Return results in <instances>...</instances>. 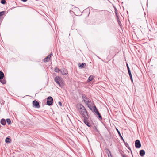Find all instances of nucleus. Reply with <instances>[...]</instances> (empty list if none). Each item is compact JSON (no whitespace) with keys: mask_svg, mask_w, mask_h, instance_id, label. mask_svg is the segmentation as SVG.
<instances>
[{"mask_svg":"<svg viewBox=\"0 0 157 157\" xmlns=\"http://www.w3.org/2000/svg\"><path fill=\"white\" fill-rule=\"evenodd\" d=\"M78 110L80 112L82 116L84 117H87V115H88L86 109L82 104L80 105L78 107Z\"/></svg>","mask_w":157,"mask_h":157,"instance_id":"f257e3e1","label":"nucleus"},{"mask_svg":"<svg viewBox=\"0 0 157 157\" xmlns=\"http://www.w3.org/2000/svg\"><path fill=\"white\" fill-rule=\"evenodd\" d=\"M4 77V73L1 71H0V82L3 84L6 83V81L5 79H3Z\"/></svg>","mask_w":157,"mask_h":157,"instance_id":"f03ea898","label":"nucleus"},{"mask_svg":"<svg viewBox=\"0 0 157 157\" xmlns=\"http://www.w3.org/2000/svg\"><path fill=\"white\" fill-rule=\"evenodd\" d=\"M53 100L51 96H49L47 98V104L49 106H51L53 105Z\"/></svg>","mask_w":157,"mask_h":157,"instance_id":"7ed1b4c3","label":"nucleus"},{"mask_svg":"<svg viewBox=\"0 0 157 157\" xmlns=\"http://www.w3.org/2000/svg\"><path fill=\"white\" fill-rule=\"evenodd\" d=\"M93 111L94 112H95V114L98 115V118L101 120H102V116L99 112L95 106H93Z\"/></svg>","mask_w":157,"mask_h":157,"instance_id":"20e7f679","label":"nucleus"},{"mask_svg":"<svg viewBox=\"0 0 157 157\" xmlns=\"http://www.w3.org/2000/svg\"><path fill=\"white\" fill-rule=\"evenodd\" d=\"M54 80L57 83L60 87L61 86V83L62 80L60 77L59 76H56L55 77L54 79Z\"/></svg>","mask_w":157,"mask_h":157,"instance_id":"39448f33","label":"nucleus"},{"mask_svg":"<svg viewBox=\"0 0 157 157\" xmlns=\"http://www.w3.org/2000/svg\"><path fill=\"white\" fill-rule=\"evenodd\" d=\"M89 118L88 115H87V117H84V123L89 127H90L91 126V124L89 123L88 121V119Z\"/></svg>","mask_w":157,"mask_h":157,"instance_id":"423d86ee","label":"nucleus"},{"mask_svg":"<svg viewBox=\"0 0 157 157\" xmlns=\"http://www.w3.org/2000/svg\"><path fill=\"white\" fill-rule=\"evenodd\" d=\"M33 107L35 108H39L40 107L39 103L36 100H34L32 102Z\"/></svg>","mask_w":157,"mask_h":157,"instance_id":"0eeeda50","label":"nucleus"},{"mask_svg":"<svg viewBox=\"0 0 157 157\" xmlns=\"http://www.w3.org/2000/svg\"><path fill=\"white\" fill-rule=\"evenodd\" d=\"M135 146L136 148H139L141 147L140 141L139 140H136L135 142Z\"/></svg>","mask_w":157,"mask_h":157,"instance_id":"6e6552de","label":"nucleus"},{"mask_svg":"<svg viewBox=\"0 0 157 157\" xmlns=\"http://www.w3.org/2000/svg\"><path fill=\"white\" fill-rule=\"evenodd\" d=\"M60 73L63 75H66L68 74V72L66 69L64 68L61 70Z\"/></svg>","mask_w":157,"mask_h":157,"instance_id":"1a4fd4ad","label":"nucleus"},{"mask_svg":"<svg viewBox=\"0 0 157 157\" xmlns=\"http://www.w3.org/2000/svg\"><path fill=\"white\" fill-rule=\"evenodd\" d=\"M52 55V53H51L47 57H46L44 60V62H47L48 61L49 59H50L51 56Z\"/></svg>","mask_w":157,"mask_h":157,"instance_id":"9d476101","label":"nucleus"},{"mask_svg":"<svg viewBox=\"0 0 157 157\" xmlns=\"http://www.w3.org/2000/svg\"><path fill=\"white\" fill-rule=\"evenodd\" d=\"M82 98L83 100L85 102H86V101L89 99V98H87L85 94H82Z\"/></svg>","mask_w":157,"mask_h":157,"instance_id":"9b49d317","label":"nucleus"},{"mask_svg":"<svg viewBox=\"0 0 157 157\" xmlns=\"http://www.w3.org/2000/svg\"><path fill=\"white\" fill-rule=\"evenodd\" d=\"M145 154V151L144 150H141L140 151V155L141 157H143L144 156Z\"/></svg>","mask_w":157,"mask_h":157,"instance_id":"f8f14e48","label":"nucleus"},{"mask_svg":"<svg viewBox=\"0 0 157 157\" xmlns=\"http://www.w3.org/2000/svg\"><path fill=\"white\" fill-rule=\"evenodd\" d=\"M78 65L79 66V67L82 69L86 67V64L85 63H83L81 64L79 63Z\"/></svg>","mask_w":157,"mask_h":157,"instance_id":"ddd939ff","label":"nucleus"},{"mask_svg":"<svg viewBox=\"0 0 157 157\" xmlns=\"http://www.w3.org/2000/svg\"><path fill=\"white\" fill-rule=\"evenodd\" d=\"M0 123L2 125H5L6 124V120L2 118L1 120Z\"/></svg>","mask_w":157,"mask_h":157,"instance_id":"4468645a","label":"nucleus"},{"mask_svg":"<svg viewBox=\"0 0 157 157\" xmlns=\"http://www.w3.org/2000/svg\"><path fill=\"white\" fill-rule=\"evenodd\" d=\"M11 141V139L8 137H7L5 140V142L6 143H10Z\"/></svg>","mask_w":157,"mask_h":157,"instance_id":"2eb2a0df","label":"nucleus"},{"mask_svg":"<svg viewBox=\"0 0 157 157\" xmlns=\"http://www.w3.org/2000/svg\"><path fill=\"white\" fill-rule=\"evenodd\" d=\"M94 78V77L92 75H90L88 78L87 81L88 82H90L92 81Z\"/></svg>","mask_w":157,"mask_h":157,"instance_id":"dca6fc26","label":"nucleus"},{"mask_svg":"<svg viewBox=\"0 0 157 157\" xmlns=\"http://www.w3.org/2000/svg\"><path fill=\"white\" fill-rule=\"evenodd\" d=\"M6 121L7 122L8 125H10L11 124V121L10 120L9 118L6 119Z\"/></svg>","mask_w":157,"mask_h":157,"instance_id":"f3484780","label":"nucleus"},{"mask_svg":"<svg viewBox=\"0 0 157 157\" xmlns=\"http://www.w3.org/2000/svg\"><path fill=\"white\" fill-rule=\"evenodd\" d=\"M116 130L119 135V136H120V138L121 139V140H123V138L122 137V136L121 135V134L120 132V131H119V130H118V129H117V128H116Z\"/></svg>","mask_w":157,"mask_h":157,"instance_id":"a211bd4d","label":"nucleus"},{"mask_svg":"<svg viewBox=\"0 0 157 157\" xmlns=\"http://www.w3.org/2000/svg\"><path fill=\"white\" fill-rule=\"evenodd\" d=\"M88 107H89V108L92 111L94 112L93 111V107L92 108V106L91 105V104L88 105H87Z\"/></svg>","mask_w":157,"mask_h":157,"instance_id":"6ab92c4d","label":"nucleus"},{"mask_svg":"<svg viewBox=\"0 0 157 157\" xmlns=\"http://www.w3.org/2000/svg\"><path fill=\"white\" fill-rule=\"evenodd\" d=\"M85 103L87 105H88L90 104H91V101L89 99L87 100L86 101V102H85Z\"/></svg>","mask_w":157,"mask_h":157,"instance_id":"aec40b11","label":"nucleus"},{"mask_svg":"<svg viewBox=\"0 0 157 157\" xmlns=\"http://www.w3.org/2000/svg\"><path fill=\"white\" fill-rule=\"evenodd\" d=\"M61 70L59 69L58 68L56 67L55 69V71L56 72H59V71L60 72Z\"/></svg>","mask_w":157,"mask_h":157,"instance_id":"412c9836","label":"nucleus"},{"mask_svg":"<svg viewBox=\"0 0 157 157\" xmlns=\"http://www.w3.org/2000/svg\"><path fill=\"white\" fill-rule=\"evenodd\" d=\"M5 12L4 11L0 12V18L4 14Z\"/></svg>","mask_w":157,"mask_h":157,"instance_id":"4be33fe9","label":"nucleus"},{"mask_svg":"<svg viewBox=\"0 0 157 157\" xmlns=\"http://www.w3.org/2000/svg\"><path fill=\"white\" fill-rule=\"evenodd\" d=\"M117 20L118 24L120 26H121V23L120 21L119 20V18L118 17H117Z\"/></svg>","mask_w":157,"mask_h":157,"instance_id":"5701e85b","label":"nucleus"},{"mask_svg":"<svg viewBox=\"0 0 157 157\" xmlns=\"http://www.w3.org/2000/svg\"><path fill=\"white\" fill-rule=\"evenodd\" d=\"M6 2L5 0H1V3L3 4H5Z\"/></svg>","mask_w":157,"mask_h":157,"instance_id":"b1692460","label":"nucleus"},{"mask_svg":"<svg viewBox=\"0 0 157 157\" xmlns=\"http://www.w3.org/2000/svg\"><path fill=\"white\" fill-rule=\"evenodd\" d=\"M128 71V74H129L130 77H132V74H131V72L130 70H129V71Z\"/></svg>","mask_w":157,"mask_h":157,"instance_id":"393cba45","label":"nucleus"},{"mask_svg":"<svg viewBox=\"0 0 157 157\" xmlns=\"http://www.w3.org/2000/svg\"><path fill=\"white\" fill-rule=\"evenodd\" d=\"M94 129L97 131V132H98V130L96 126H94Z\"/></svg>","mask_w":157,"mask_h":157,"instance_id":"a878e982","label":"nucleus"},{"mask_svg":"<svg viewBox=\"0 0 157 157\" xmlns=\"http://www.w3.org/2000/svg\"><path fill=\"white\" fill-rule=\"evenodd\" d=\"M124 144L128 148V147L129 146L128 144L127 143H125Z\"/></svg>","mask_w":157,"mask_h":157,"instance_id":"bb28decb","label":"nucleus"},{"mask_svg":"<svg viewBox=\"0 0 157 157\" xmlns=\"http://www.w3.org/2000/svg\"><path fill=\"white\" fill-rule=\"evenodd\" d=\"M58 104L60 106H62V103L61 102L59 101L58 102Z\"/></svg>","mask_w":157,"mask_h":157,"instance_id":"cd10ccee","label":"nucleus"},{"mask_svg":"<svg viewBox=\"0 0 157 157\" xmlns=\"http://www.w3.org/2000/svg\"><path fill=\"white\" fill-rule=\"evenodd\" d=\"M126 66H127V67L128 70V71L129 70H130V68H129V66H128V64H126Z\"/></svg>","mask_w":157,"mask_h":157,"instance_id":"c85d7f7f","label":"nucleus"},{"mask_svg":"<svg viewBox=\"0 0 157 157\" xmlns=\"http://www.w3.org/2000/svg\"><path fill=\"white\" fill-rule=\"evenodd\" d=\"M117 9H115V14L117 16V17H118L117 16Z\"/></svg>","mask_w":157,"mask_h":157,"instance_id":"c756f323","label":"nucleus"},{"mask_svg":"<svg viewBox=\"0 0 157 157\" xmlns=\"http://www.w3.org/2000/svg\"><path fill=\"white\" fill-rule=\"evenodd\" d=\"M122 157H127V156L125 154H123L122 155Z\"/></svg>","mask_w":157,"mask_h":157,"instance_id":"7c9ffc66","label":"nucleus"},{"mask_svg":"<svg viewBox=\"0 0 157 157\" xmlns=\"http://www.w3.org/2000/svg\"><path fill=\"white\" fill-rule=\"evenodd\" d=\"M130 79L131 81L133 82V79H132V77H130Z\"/></svg>","mask_w":157,"mask_h":157,"instance_id":"2f4dec72","label":"nucleus"},{"mask_svg":"<svg viewBox=\"0 0 157 157\" xmlns=\"http://www.w3.org/2000/svg\"><path fill=\"white\" fill-rule=\"evenodd\" d=\"M109 153L110 154V156H111V157H112V155H111V154L110 151L109 150Z\"/></svg>","mask_w":157,"mask_h":157,"instance_id":"473e14b6","label":"nucleus"},{"mask_svg":"<svg viewBox=\"0 0 157 157\" xmlns=\"http://www.w3.org/2000/svg\"><path fill=\"white\" fill-rule=\"evenodd\" d=\"M122 140L124 142V144H125V143H126V142H125V141H124V139H123V140Z\"/></svg>","mask_w":157,"mask_h":157,"instance_id":"72a5a7b5","label":"nucleus"},{"mask_svg":"<svg viewBox=\"0 0 157 157\" xmlns=\"http://www.w3.org/2000/svg\"><path fill=\"white\" fill-rule=\"evenodd\" d=\"M108 156L109 157V154H108Z\"/></svg>","mask_w":157,"mask_h":157,"instance_id":"f704fd0d","label":"nucleus"}]
</instances>
